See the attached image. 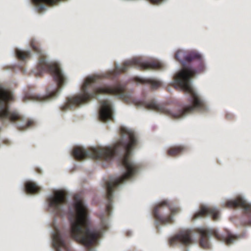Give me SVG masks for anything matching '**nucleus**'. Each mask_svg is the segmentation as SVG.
<instances>
[{
  "instance_id": "f257e3e1",
  "label": "nucleus",
  "mask_w": 251,
  "mask_h": 251,
  "mask_svg": "<svg viewBox=\"0 0 251 251\" xmlns=\"http://www.w3.org/2000/svg\"><path fill=\"white\" fill-rule=\"evenodd\" d=\"M175 58L181 63L183 68L175 76V83L176 86L189 94L188 101L191 105L186 106L174 112L157 104L154 100L146 102L135 99L131 93L126 92L125 85L119 83L112 85L105 84L97 87V85L100 83V78L96 75L87 77L82 85V104L87 102L92 99H97L100 94H103L117 96L128 104L132 103L137 106H144L148 109L165 113L174 119L182 118L195 110H205L206 106L203 100L191 84V78L195 75L196 71L186 67V63L196 61L198 63V71H203L204 67L201 55L195 51L185 54L184 51L178 50L175 54Z\"/></svg>"
},
{
  "instance_id": "f03ea898",
  "label": "nucleus",
  "mask_w": 251,
  "mask_h": 251,
  "mask_svg": "<svg viewBox=\"0 0 251 251\" xmlns=\"http://www.w3.org/2000/svg\"><path fill=\"white\" fill-rule=\"evenodd\" d=\"M75 212L71 210L68 203L67 194L63 191H56L48 199L49 207L57 216L69 213L70 222V234L73 239L88 248V251H94L91 247L96 244L102 232L108 228V218L100 217L98 226L91 230L88 210L79 195L74 197ZM53 246L56 251H70L63 237L58 230L52 236Z\"/></svg>"
},
{
  "instance_id": "7ed1b4c3",
  "label": "nucleus",
  "mask_w": 251,
  "mask_h": 251,
  "mask_svg": "<svg viewBox=\"0 0 251 251\" xmlns=\"http://www.w3.org/2000/svg\"><path fill=\"white\" fill-rule=\"evenodd\" d=\"M121 138L113 147L91 148L85 150L81 147L75 148L73 155L75 159L80 161L86 158L110 161L113 157L120 155L121 165L126 172L122 176L115 179H110L105 183L107 202L106 211L107 216L110 214L112 207L114 190L120 184L131 178L138 171V165L130 159L131 150L137 144L138 141L135 133L125 127L121 128Z\"/></svg>"
},
{
  "instance_id": "20e7f679",
  "label": "nucleus",
  "mask_w": 251,
  "mask_h": 251,
  "mask_svg": "<svg viewBox=\"0 0 251 251\" xmlns=\"http://www.w3.org/2000/svg\"><path fill=\"white\" fill-rule=\"evenodd\" d=\"M30 46L34 51L39 55L36 75L37 76H40L44 73H50L57 83V86L54 90L49 92L48 95L44 96L33 94L30 90H28L25 92L23 100L24 101L27 100L42 101L51 99L56 97L59 89L64 84L66 78L62 73L59 65L57 63L47 61L46 56L41 50L40 44L36 40L34 39H31L30 41Z\"/></svg>"
},
{
  "instance_id": "39448f33",
  "label": "nucleus",
  "mask_w": 251,
  "mask_h": 251,
  "mask_svg": "<svg viewBox=\"0 0 251 251\" xmlns=\"http://www.w3.org/2000/svg\"><path fill=\"white\" fill-rule=\"evenodd\" d=\"M13 99L12 94L2 88L0 85V121L14 123L20 130H25L34 125L31 120H26L24 117L16 111L9 109L8 102Z\"/></svg>"
},
{
  "instance_id": "423d86ee",
  "label": "nucleus",
  "mask_w": 251,
  "mask_h": 251,
  "mask_svg": "<svg viewBox=\"0 0 251 251\" xmlns=\"http://www.w3.org/2000/svg\"><path fill=\"white\" fill-rule=\"evenodd\" d=\"M180 211L179 206L173 207L169 201L163 200L154 207L152 215L159 223L165 225L172 224L174 222L173 217Z\"/></svg>"
},
{
  "instance_id": "0eeeda50",
  "label": "nucleus",
  "mask_w": 251,
  "mask_h": 251,
  "mask_svg": "<svg viewBox=\"0 0 251 251\" xmlns=\"http://www.w3.org/2000/svg\"><path fill=\"white\" fill-rule=\"evenodd\" d=\"M163 64L156 60L144 61L140 58H135L124 62L121 67H116L114 72L119 74L126 72L129 68L135 67L141 71L151 69H162Z\"/></svg>"
},
{
  "instance_id": "6e6552de",
  "label": "nucleus",
  "mask_w": 251,
  "mask_h": 251,
  "mask_svg": "<svg viewBox=\"0 0 251 251\" xmlns=\"http://www.w3.org/2000/svg\"><path fill=\"white\" fill-rule=\"evenodd\" d=\"M197 232L200 234V245L203 249H208L210 247L208 238L210 236H213L218 240H224L227 245L232 243L235 237L231 233H228L226 237H223L220 235L215 229L198 228Z\"/></svg>"
},
{
  "instance_id": "1a4fd4ad",
  "label": "nucleus",
  "mask_w": 251,
  "mask_h": 251,
  "mask_svg": "<svg viewBox=\"0 0 251 251\" xmlns=\"http://www.w3.org/2000/svg\"><path fill=\"white\" fill-rule=\"evenodd\" d=\"M225 205L230 208H242L245 215L241 220V225L243 226H251V204L248 203L244 199L239 197L228 201Z\"/></svg>"
},
{
  "instance_id": "9d476101",
  "label": "nucleus",
  "mask_w": 251,
  "mask_h": 251,
  "mask_svg": "<svg viewBox=\"0 0 251 251\" xmlns=\"http://www.w3.org/2000/svg\"><path fill=\"white\" fill-rule=\"evenodd\" d=\"M193 242L192 232L189 229L180 231L170 239V243L171 245L181 243L183 245L188 246Z\"/></svg>"
},
{
  "instance_id": "9b49d317",
  "label": "nucleus",
  "mask_w": 251,
  "mask_h": 251,
  "mask_svg": "<svg viewBox=\"0 0 251 251\" xmlns=\"http://www.w3.org/2000/svg\"><path fill=\"white\" fill-rule=\"evenodd\" d=\"M205 216H211L213 220L217 221L219 218V211L215 207L202 205L200 207V211L194 214L193 219L202 218Z\"/></svg>"
},
{
  "instance_id": "f8f14e48",
  "label": "nucleus",
  "mask_w": 251,
  "mask_h": 251,
  "mask_svg": "<svg viewBox=\"0 0 251 251\" xmlns=\"http://www.w3.org/2000/svg\"><path fill=\"white\" fill-rule=\"evenodd\" d=\"M100 103L101 108L99 112V118L100 120L105 122L109 120H113L112 110L109 101L101 100Z\"/></svg>"
},
{
  "instance_id": "ddd939ff",
  "label": "nucleus",
  "mask_w": 251,
  "mask_h": 251,
  "mask_svg": "<svg viewBox=\"0 0 251 251\" xmlns=\"http://www.w3.org/2000/svg\"><path fill=\"white\" fill-rule=\"evenodd\" d=\"M25 190L28 194H36L41 190V187L34 182L28 181L25 183Z\"/></svg>"
},
{
  "instance_id": "4468645a",
  "label": "nucleus",
  "mask_w": 251,
  "mask_h": 251,
  "mask_svg": "<svg viewBox=\"0 0 251 251\" xmlns=\"http://www.w3.org/2000/svg\"><path fill=\"white\" fill-rule=\"evenodd\" d=\"M135 80L139 83L150 84L153 89L157 88L161 85V82L152 78H142L136 77Z\"/></svg>"
},
{
  "instance_id": "2eb2a0df",
  "label": "nucleus",
  "mask_w": 251,
  "mask_h": 251,
  "mask_svg": "<svg viewBox=\"0 0 251 251\" xmlns=\"http://www.w3.org/2000/svg\"><path fill=\"white\" fill-rule=\"evenodd\" d=\"M187 148L181 145L171 147L167 151V154L170 156H176L186 151Z\"/></svg>"
},
{
  "instance_id": "dca6fc26",
  "label": "nucleus",
  "mask_w": 251,
  "mask_h": 251,
  "mask_svg": "<svg viewBox=\"0 0 251 251\" xmlns=\"http://www.w3.org/2000/svg\"><path fill=\"white\" fill-rule=\"evenodd\" d=\"M15 54L17 57L21 60L25 61L30 57L31 52L29 50L25 51L18 49L15 50Z\"/></svg>"
},
{
  "instance_id": "f3484780",
  "label": "nucleus",
  "mask_w": 251,
  "mask_h": 251,
  "mask_svg": "<svg viewBox=\"0 0 251 251\" xmlns=\"http://www.w3.org/2000/svg\"><path fill=\"white\" fill-rule=\"evenodd\" d=\"M153 4H159L161 3L163 0H149Z\"/></svg>"
}]
</instances>
